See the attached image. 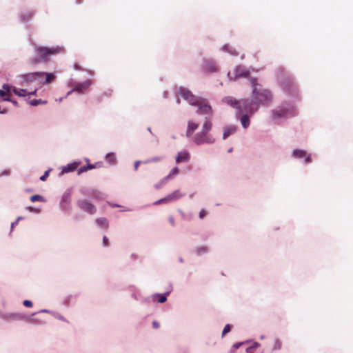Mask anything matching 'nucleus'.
<instances>
[{
    "mask_svg": "<svg viewBox=\"0 0 353 353\" xmlns=\"http://www.w3.org/2000/svg\"><path fill=\"white\" fill-rule=\"evenodd\" d=\"M250 82L252 86L251 99L237 100L232 97H225L222 99L223 102L236 110V117L244 129L250 126V117L259 110L260 106L265 105L272 99L271 92L263 88L257 79L251 78Z\"/></svg>",
    "mask_w": 353,
    "mask_h": 353,
    "instance_id": "obj_1",
    "label": "nucleus"
},
{
    "mask_svg": "<svg viewBox=\"0 0 353 353\" xmlns=\"http://www.w3.org/2000/svg\"><path fill=\"white\" fill-rule=\"evenodd\" d=\"M178 94L190 105L197 107L198 114L212 115V108L206 99L196 97L186 88L179 87Z\"/></svg>",
    "mask_w": 353,
    "mask_h": 353,
    "instance_id": "obj_2",
    "label": "nucleus"
},
{
    "mask_svg": "<svg viewBox=\"0 0 353 353\" xmlns=\"http://www.w3.org/2000/svg\"><path fill=\"white\" fill-rule=\"evenodd\" d=\"M212 128V123L207 117L202 124L201 130L196 132L192 138V141L196 145L203 144H212L215 142V138L210 134Z\"/></svg>",
    "mask_w": 353,
    "mask_h": 353,
    "instance_id": "obj_3",
    "label": "nucleus"
},
{
    "mask_svg": "<svg viewBox=\"0 0 353 353\" xmlns=\"http://www.w3.org/2000/svg\"><path fill=\"white\" fill-rule=\"evenodd\" d=\"M34 51L35 56L31 59V63L32 64L48 62V57L63 52L64 49L63 47L59 46L48 48L36 45L34 46Z\"/></svg>",
    "mask_w": 353,
    "mask_h": 353,
    "instance_id": "obj_4",
    "label": "nucleus"
},
{
    "mask_svg": "<svg viewBox=\"0 0 353 353\" xmlns=\"http://www.w3.org/2000/svg\"><path fill=\"white\" fill-rule=\"evenodd\" d=\"M297 114L296 109L292 103L284 101L276 109L272 110V119L278 121L279 119H288Z\"/></svg>",
    "mask_w": 353,
    "mask_h": 353,
    "instance_id": "obj_5",
    "label": "nucleus"
},
{
    "mask_svg": "<svg viewBox=\"0 0 353 353\" xmlns=\"http://www.w3.org/2000/svg\"><path fill=\"white\" fill-rule=\"evenodd\" d=\"M11 92L19 97H25L27 95L28 91L26 89L17 88L14 86L4 83L2 86V89L0 90V97L11 96Z\"/></svg>",
    "mask_w": 353,
    "mask_h": 353,
    "instance_id": "obj_6",
    "label": "nucleus"
},
{
    "mask_svg": "<svg viewBox=\"0 0 353 353\" xmlns=\"http://www.w3.org/2000/svg\"><path fill=\"white\" fill-rule=\"evenodd\" d=\"M43 74L44 73H41V72H29L21 74L19 78L23 85H29L33 82H38L40 85L41 79L43 77Z\"/></svg>",
    "mask_w": 353,
    "mask_h": 353,
    "instance_id": "obj_7",
    "label": "nucleus"
},
{
    "mask_svg": "<svg viewBox=\"0 0 353 353\" xmlns=\"http://www.w3.org/2000/svg\"><path fill=\"white\" fill-rule=\"evenodd\" d=\"M281 85L283 90L285 92H286L288 95L292 96L293 97H298V90L296 84L294 83L292 78H288L285 80H284L281 83Z\"/></svg>",
    "mask_w": 353,
    "mask_h": 353,
    "instance_id": "obj_8",
    "label": "nucleus"
},
{
    "mask_svg": "<svg viewBox=\"0 0 353 353\" xmlns=\"http://www.w3.org/2000/svg\"><path fill=\"white\" fill-rule=\"evenodd\" d=\"M77 206L89 214H94L97 212L96 206L87 199H79L77 202Z\"/></svg>",
    "mask_w": 353,
    "mask_h": 353,
    "instance_id": "obj_9",
    "label": "nucleus"
},
{
    "mask_svg": "<svg viewBox=\"0 0 353 353\" xmlns=\"http://www.w3.org/2000/svg\"><path fill=\"white\" fill-rule=\"evenodd\" d=\"M250 70H247L244 66L237 65L234 69V75L232 76V73L229 72L228 77L230 81H234L238 77H248L250 75Z\"/></svg>",
    "mask_w": 353,
    "mask_h": 353,
    "instance_id": "obj_10",
    "label": "nucleus"
},
{
    "mask_svg": "<svg viewBox=\"0 0 353 353\" xmlns=\"http://www.w3.org/2000/svg\"><path fill=\"white\" fill-rule=\"evenodd\" d=\"M201 67L203 72L206 73H213L218 71L217 64L212 59H204Z\"/></svg>",
    "mask_w": 353,
    "mask_h": 353,
    "instance_id": "obj_11",
    "label": "nucleus"
},
{
    "mask_svg": "<svg viewBox=\"0 0 353 353\" xmlns=\"http://www.w3.org/2000/svg\"><path fill=\"white\" fill-rule=\"evenodd\" d=\"M292 156L298 159H305L304 163L307 164L311 162L310 154H307L305 150L295 149L292 151Z\"/></svg>",
    "mask_w": 353,
    "mask_h": 353,
    "instance_id": "obj_12",
    "label": "nucleus"
},
{
    "mask_svg": "<svg viewBox=\"0 0 353 353\" xmlns=\"http://www.w3.org/2000/svg\"><path fill=\"white\" fill-rule=\"evenodd\" d=\"M131 297L139 301L141 304H147L151 302L150 296H143L139 290L133 292L131 294Z\"/></svg>",
    "mask_w": 353,
    "mask_h": 353,
    "instance_id": "obj_13",
    "label": "nucleus"
},
{
    "mask_svg": "<svg viewBox=\"0 0 353 353\" xmlns=\"http://www.w3.org/2000/svg\"><path fill=\"white\" fill-rule=\"evenodd\" d=\"M70 198L71 195L70 192H65L63 193L61 197L60 203L61 208L64 211H68L70 208Z\"/></svg>",
    "mask_w": 353,
    "mask_h": 353,
    "instance_id": "obj_14",
    "label": "nucleus"
},
{
    "mask_svg": "<svg viewBox=\"0 0 353 353\" xmlns=\"http://www.w3.org/2000/svg\"><path fill=\"white\" fill-rule=\"evenodd\" d=\"M199 123L192 121L189 120L187 123V129L185 132V136L188 138H192V137L194 135V133L195 130L198 128Z\"/></svg>",
    "mask_w": 353,
    "mask_h": 353,
    "instance_id": "obj_15",
    "label": "nucleus"
},
{
    "mask_svg": "<svg viewBox=\"0 0 353 353\" xmlns=\"http://www.w3.org/2000/svg\"><path fill=\"white\" fill-rule=\"evenodd\" d=\"M91 83L92 81L90 80H86L83 83H75L74 86V90L75 92L82 94L90 87Z\"/></svg>",
    "mask_w": 353,
    "mask_h": 353,
    "instance_id": "obj_16",
    "label": "nucleus"
},
{
    "mask_svg": "<svg viewBox=\"0 0 353 353\" xmlns=\"http://www.w3.org/2000/svg\"><path fill=\"white\" fill-rule=\"evenodd\" d=\"M170 291L166 292L163 294L155 293L152 294L151 298V301H157L159 303H163L167 301V296L169 295Z\"/></svg>",
    "mask_w": 353,
    "mask_h": 353,
    "instance_id": "obj_17",
    "label": "nucleus"
},
{
    "mask_svg": "<svg viewBox=\"0 0 353 353\" xmlns=\"http://www.w3.org/2000/svg\"><path fill=\"white\" fill-rule=\"evenodd\" d=\"M81 163V161H74L72 163H68L66 165L62 166L61 168V174L68 173L73 172L77 170L78 165Z\"/></svg>",
    "mask_w": 353,
    "mask_h": 353,
    "instance_id": "obj_18",
    "label": "nucleus"
},
{
    "mask_svg": "<svg viewBox=\"0 0 353 353\" xmlns=\"http://www.w3.org/2000/svg\"><path fill=\"white\" fill-rule=\"evenodd\" d=\"M190 159V153L185 150L183 152H179L177 154V156L176 157V162L177 163H180L182 162H188Z\"/></svg>",
    "mask_w": 353,
    "mask_h": 353,
    "instance_id": "obj_19",
    "label": "nucleus"
},
{
    "mask_svg": "<svg viewBox=\"0 0 353 353\" xmlns=\"http://www.w3.org/2000/svg\"><path fill=\"white\" fill-rule=\"evenodd\" d=\"M30 318V316L22 312H11L10 320L13 321H28Z\"/></svg>",
    "mask_w": 353,
    "mask_h": 353,
    "instance_id": "obj_20",
    "label": "nucleus"
},
{
    "mask_svg": "<svg viewBox=\"0 0 353 353\" xmlns=\"http://www.w3.org/2000/svg\"><path fill=\"white\" fill-rule=\"evenodd\" d=\"M237 128L234 125H228L223 128V139H225L236 132Z\"/></svg>",
    "mask_w": 353,
    "mask_h": 353,
    "instance_id": "obj_21",
    "label": "nucleus"
},
{
    "mask_svg": "<svg viewBox=\"0 0 353 353\" xmlns=\"http://www.w3.org/2000/svg\"><path fill=\"white\" fill-rule=\"evenodd\" d=\"M41 73H44L43 77H46V79L43 80V78L41 79L40 85H43L45 84L50 83L55 80V75L54 73H48L46 72H41Z\"/></svg>",
    "mask_w": 353,
    "mask_h": 353,
    "instance_id": "obj_22",
    "label": "nucleus"
},
{
    "mask_svg": "<svg viewBox=\"0 0 353 353\" xmlns=\"http://www.w3.org/2000/svg\"><path fill=\"white\" fill-rule=\"evenodd\" d=\"M34 15V12L32 11H26L21 12L19 15V18L21 22L26 23L29 21Z\"/></svg>",
    "mask_w": 353,
    "mask_h": 353,
    "instance_id": "obj_23",
    "label": "nucleus"
},
{
    "mask_svg": "<svg viewBox=\"0 0 353 353\" xmlns=\"http://www.w3.org/2000/svg\"><path fill=\"white\" fill-rule=\"evenodd\" d=\"M178 174H179V168H178V167L173 168L170 170V173L167 176H165V177H163L162 179V183H167V181L169 179H172L174 176H176Z\"/></svg>",
    "mask_w": 353,
    "mask_h": 353,
    "instance_id": "obj_24",
    "label": "nucleus"
},
{
    "mask_svg": "<svg viewBox=\"0 0 353 353\" xmlns=\"http://www.w3.org/2000/svg\"><path fill=\"white\" fill-rule=\"evenodd\" d=\"M209 251V248L206 245L197 246L194 249V252L196 255L201 256L207 254Z\"/></svg>",
    "mask_w": 353,
    "mask_h": 353,
    "instance_id": "obj_25",
    "label": "nucleus"
},
{
    "mask_svg": "<svg viewBox=\"0 0 353 353\" xmlns=\"http://www.w3.org/2000/svg\"><path fill=\"white\" fill-rule=\"evenodd\" d=\"M105 160L108 162L110 165H115L117 163V157L115 153L109 152L106 154Z\"/></svg>",
    "mask_w": 353,
    "mask_h": 353,
    "instance_id": "obj_26",
    "label": "nucleus"
},
{
    "mask_svg": "<svg viewBox=\"0 0 353 353\" xmlns=\"http://www.w3.org/2000/svg\"><path fill=\"white\" fill-rule=\"evenodd\" d=\"M221 50L222 51H223V52L229 53L230 54H231L232 56H237L238 55V52H236V50L234 48L230 46L228 44L223 45L221 47Z\"/></svg>",
    "mask_w": 353,
    "mask_h": 353,
    "instance_id": "obj_27",
    "label": "nucleus"
},
{
    "mask_svg": "<svg viewBox=\"0 0 353 353\" xmlns=\"http://www.w3.org/2000/svg\"><path fill=\"white\" fill-rule=\"evenodd\" d=\"M96 222V224L100 227V228H108V221L107 220L106 218H104V217H101V218H98L96 219L95 221Z\"/></svg>",
    "mask_w": 353,
    "mask_h": 353,
    "instance_id": "obj_28",
    "label": "nucleus"
},
{
    "mask_svg": "<svg viewBox=\"0 0 353 353\" xmlns=\"http://www.w3.org/2000/svg\"><path fill=\"white\" fill-rule=\"evenodd\" d=\"M94 168H95V165H94V164L85 165L80 167L78 169L77 174L79 175V174H82L83 172H85L88 170H92Z\"/></svg>",
    "mask_w": 353,
    "mask_h": 353,
    "instance_id": "obj_29",
    "label": "nucleus"
},
{
    "mask_svg": "<svg viewBox=\"0 0 353 353\" xmlns=\"http://www.w3.org/2000/svg\"><path fill=\"white\" fill-rule=\"evenodd\" d=\"M52 316L54 318L59 319L63 322L68 323H69L68 321L61 314H60L58 312L54 311L53 313H52Z\"/></svg>",
    "mask_w": 353,
    "mask_h": 353,
    "instance_id": "obj_30",
    "label": "nucleus"
},
{
    "mask_svg": "<svg viewBox=\"0 0 353 353\" xmlns=\"http://www.w3.org/2000/svg\"><path fill=\"white\" fill-rule=\"evenodd\" d=\"M30 201L32 202H36V201L44 202V201H46V199L43 196H42L39 194H34L30 197Z\"/></svg>",
    "mask_w": 353,
    "mask_h": 353,
    "instance_id": "obj_31",
    "label": "nucleus"
},
{
    "mask_svg": "<svg viewBox=\"0 0 353 353\" xmlns=\"http://www.w3.org/2000/svg\"><path fill=\"white\" fill-rule=\"evenodd\" d=\"M82 193L85 195L90 196H92V197L96 198V199H98L99 195V192H98L97 191L94 190L88 191V192H82Z\"/></svg>",
    "mask_w": 353,
    "mask_h": 353,
    "instance_id": "obj_32",
    "label": "nucleus"
},
{
    "mask_svg": "<svg viewBox=\"0 0 353 353\" xmlns=\"http://www.w3.org/2000/svg\"><path fill=\"white\" fill-rule=\"evenodd\" d=\"M3 101L11 102L14 106L18 107L19 103L16 100L11 98V96L0 97Z\"/></svg>",
    "mask_w": 353,
    "mask_h": 353,
    "instance_id": "obj_33",
    "label": "nucleus"
},
{
    "mask_svg": "<svg viewBox=\"0 0 353 353\" xmlns=\"http://www.w3.org/2000/svg\"><path fill=\"white\" fill-rule=\"evenodd\" d=\"M28 103L30 105H31L32 106H37L39 104H46V103H47V101H43L42 99H33V100L30 101Z\"/></svg>",
    "mask_w": 353,
    "mask_h": 353,
    "instance_id": "obj_34",
    "label": "nucleus"
},
{
    "mask_svg": "<svg viewBox=\"0 0 353 353\" xmlns=\"http://www.w3.org/2000/svg\"><path fill=\"white\" fill-rule=\"evenodd\" d=\"M172 197L174 199V201L181 198L185 194H181L179 190H175L173 192L171 193Z\"/></svg>",
    "mask_w": 353,
    "mask_h": 353,
    "instance_id": "obj_35",
    "label": "nucleus"
},
{
    "mask_svg": "<svg viewBox=\"0 0 353 353\" xmlns=\"http://www.w3.org/2000/svg\"><path fill=\"white\" fill-rule=\"evenodd\" d=\"M282 347V343L279 339H275L274 345H273V350H279L281 349Z\"/></svg>",
    "mask_w": 353,
    "mask_h": 353,
    "instance_id": "obj_36",
    "label": "nucleus"
},
{
    "mask_svg": "<svg viewBox=\"0 0 353 353\" xmlns=\"http://www.w3.org/2000/svg\"><path fill=\"white\" fill-rule=\"evenodd\" d=\"M250 341H244V342H237V343H235L232 348H231V351L233 352L234 350H236V349L239 348L241 345H243V344L245 343H249Z\"/></svg>",
    "mask_w": 353,
    "mask_h": 353,
    "instance_id": "obj_37",
    "label": "nucleus"
},
{
    "mask_svg": "<svg viewBox=\"0 0 353 353\" xmlns=\"http://www.w3.org/2000/svg\"><path fill=\"white\" fill-rule=\"evenodd\" d=\"M0 318L6 321L10 320V313L0 312Z\"/></svg>",
    "mask_w": 353,
    "mask_h": 353,
    "instance_id": "obj_38",
    "label": "nucleus"
},
{
    "mask_svg": "<svg viewBox=\"0 0 353 353\" xmlns=\"http://www.w3.org/2000/svg\"><path fill=\"white\" fill-rule=\"evenodd\" d=\"M232 328V325L230 324H227L225 325L223 332H222V337L224 336V335L227 333H228Z\"/></svg>",
    "mask_w": 353,
    "mask_h": 353,
    "instance_id": "obj_39",
    "label": "nucleus"
},
{
    "mask_svg": "<svg viewBox=\"0 0 353 353\" xmlns=\"http://www.w3.org/2000/svg\"><path fill=\"white\" fill-rule=\"evenodd\" d=\"M161 160V157H152V158L147 160L145 163H153V162H158V161H160Z\"/></svg>",
    "mask_w": 353,
    "mask_h": 353,
    "instance_id": "obj_40",
    "label": "nucleus"
},
{
    "mask_svg": "<svg viewBox=\"0 0 353 353\" xmlns=\"http://www.w3.org/2000/svg\"><path fill=\"white\" fill-rule=\"evenodd\" d=\"M52 170V169H49L46 170L44 174L40 176L39 179L42 181H45L49 176L50 172Z\"/></svg>",
    "mask_w": 353,
    "mask_h": 353,
    "instance_id": "obj_41",
    "label": "nucleus"
},
{
    "mask_svg": "<svg viewBox=\"0 0 353 353\" xmlns=\"http://www.w3.org/2000/svg\"><path fill=\"white\" fill-rule=\"evenodd\" d=\"M54 311L52 310H48V309H42L40 311L38 312V313H47V314H50L52 315V313H53ZM36 314H37V312H34L32 316H34Z\"/></svg>",
    "mask_w": 353,
    "mask_h": 353,
    "instance_id": "obj_42",
    "label": "nucleus"
},
{
    "mask_svg": "<svg viewBox=\"0 0 353 353\" xmlns=\"http://www.w3.org/2000/svg\"><path fill=\"white\" fill-rule=\"evenodd\" d=\"M179 212L180 213L183 219L191 220L192 215H190V217H188V216L181 210H179Z\"/></svg>",
    "mask_w": 353,
    "mask_h": 353,
    "instance_id": "obj_43",
    "label": "nucleus"
},
{
    "mask_svg": "<svg viewBox=\"0 0 353 353\" xmlns=\"http://www.w3.org/2000/svg\"><path fill=\"white\" fill-rule=\"evenodd\" d=\"M23 305L25 307H32V302L30 300H24L23 302Z\"/></svg>",
    "mask_w": 353,
    "mask_h": 353,
    "instance_id": "obj_44",
    "label": "nucleus"
},
{
    "mask_svg": "<svg viewBox=\"0 0 353 353\" xmlns=\"http://www.w3.org/2000/svg\"><path fill=\"white\" fill-rule=\"evenodd\" d=\"M103 245L105 247H108L109 245V240L106 236H103Z\"/></svg>",
    "mask_w": 353,
    "mask_h": 353,
    "instance_id": "obj_45",
    "label": "nucleus"
},
{
    "mask_svg": "<svg viewBox=\"0 0 353 353\" xmlns=\"http://www.w3.org/2000/svg\"><path fill=\"white\" fill-rule=\"evenodd\" d=\"M206 214H207L206 211L203 209V210H200V212H199V218L203 219L206 216Z\"/></svg>",
    "mask_w": 353,
    "mask_h": 353,
    "instance_id": "obj_46",
    "label": "nucleus"
},
{
    "mask_svg": "<svg viewBox=\"0 0 353 353\" xmlns=\"http://www.w3.org/2000/svg\"><path fill=\"white\" fill-rule=\"evenodd\" d=\"M165 183H162V179H161L159 183H156V184L154 185V188H155L156 189H159V188H161L162 187V185H163Z\"/></svg>",
    "mask_w": 353,
    "mask_h": 353,
    "instance_id": "obj_47",
    "label": "nucleus"
},
{
    "mask_svg": "<svg viewBox=\"0 0 353 353\" xmlns=\"http://www.w3.org/2000/svg\"><path fill=\"white\" fill-rule=\"evenodd\" d=\"M168 220L172 226L175 225V221L172 216H170Z\"/></svg>",
    "mask_w": 353,
    "mask_h": 353,
    "instance_id": "obj_48",
    "label": "nucleus"
},
{
    "mask_svg": "<svg viewBox=\"0 0 353 353\" xmlns=\"http://www.w3.org/2000/svg\"><path fill=\"white\" fill-rule=\"evenodd\" d=\"M10 174V171L9 170H4L0 174V177L3 176H8Z\"/></svg>",
    "mask_w": 353,
    "mask_h": 353,
    "instance_id": "obj_49",
    "label": "nucleus"
},
{
    "mask_svg": "<svg viewBox=\"0 0 353 353\" xmlns=\"http://www.w3.org/2000/svg\"><path fill=\"white\" fill-rule=\"evenodd\" d=\"M37 90H38V89L35 88L32 92H28L27 94L32 95V96H37Z\"/></svg>",
    "mask_w": 353,
    "mask_h": 353,
    "instance_id": "obj_50",
    "label": "nucleus"
},
{
    "mask_svg": "<svg viewBox=\"0 0 353 353\" xmlns=\"http://www.w3.org/2000/svg\"><path fill=\"white\" fill-rule=\"evenodd\" d=\"M141 161H136L134 163V170H137L139 165H140Z\"/></svg>",
    "mask_w": 353,
    "mask_h": 353,
    "instance_id": "obj_51",
    "label": "nucleus"
},
{
    "mask_svg": "<svg viewBox=\"0 0 353 353\" xmlns=\"http://www.w3.org/2000/svg\"><path fill=\"white\" fill-rule=\"evenodd\" d=\"M152 327L155 329H157L159 327V323L157 321H154L152 322Z\"/></svg>",
    "mask_w": 353,
    "mask_h": 353,
    "instance_id": "obj_52",
    "label": "nucleus"
},
{
    "mask_svg": "<svg viewBox=\"0 0 353 353\" xmlns=\"http://www.w3.org/2000/svg\"><path fill=\"white\" fill-rule=\"evenodd\" d=\"M161 203H163L162 199L156 201L153 204L157 205H159V204H161Z\"/></svg>",
    "mask_w": 353,
    "mask_h": 353,
    "instance_id": "obj_53",
    "label": "nucleus"
},
{
    "mask_svg": "<svg viewBox=\"0 0 353 353\" xmlns=\"http://www.w3.org/2000/svg\"><path fill=\"white\" fill-rule=\"evenodd\" d=\"M161 203H163L162 199L156 201L153 204L157 205H159V204H161Z\"/></svg>",
    "mask_w": 353,
    "mask_h": 353,
    "instance_id": "obj_54",
    "label": "nucleus"
},
{
    "mask_svg": "<svg viewBox=\"0 0 353 353\" xmlns=\"http://www.w3.org/2000/svg\"><path fill=\"white\" fill-rule=\"evenodd\" d=\"M18 224L17 221H15L11 223V230Z\"/></svg>",
    "mask_w": 353,
    "mask_h": 353,
    "instance_id": "obj_55",
    "label": "nucleus"
},
{
    "mask_svg": "<svg viewBox=\"0 0 353 353\" xmlns=\"http://www.w3.org/2000/svg\"><path fill=\"white\" fill-rule=\"evenodd\" d=\"M73 92H75L74 90V88H73L72 90H70L69 92H68V93L66 94L65 98L68 97L69 95H70Z\"/></svg>",
    "mask_w": 353,
    "mask_h": 353,
    "instance_id": "obj_56",
    "label": "nucleus"
},
{
    "mask_svg": "<svg viewBox=\"0 0 353 353\" xmlns=\"http://www.w3.org/2000/svg\"><path fill=\"white\" fill-rule=\"evenodd\" d=\"M167 196H168V200H169V203H170V202H171V201H174V199L172 197L171 194H170L167 195Z\"/></svg>",
    "mask_w": 353,
    "mask_h": 353,
    "instance_id": "obj_57",
    "label": "nucleus"
},
{
    "mask_svg": "<svg viewBox=\"0 0 353 353\" xmlns=\"http://www.w3.org/2000/svg\"><path fill=\"white\" fill-rule=\"evenodd\" d=\"M162 200H163V203H169V200H168L167 196L163 197V198H162Z\"/></svg>",
    "mask_w": 353,
    "mask_h": 353,
    "instance_id": "obj_58",
    "label": "nucleus"
},
{
    "mask_svg": "<svg viewBox=\"0 0 353 353\" xmlns=\"http://www.w3.org/2000/svg\"><path fill=\"white\" fill-rule=\"evenodd\" d=\"M32 321L33 323H39V324L42 323H41V321H39L37 319H32Z\"/></svg>",
    "mask_w": 353,
    "mask_h": 353,
    "instance_id": "obj_59",
    "label": "nucleus"
},
{
    "mask_svg": "<svg viewBox=\"0 0 353 353\" xmlns=\"http://www.w3.org/2000/svg\"><path fill=\"white\" fill-rule=\"evenodd\" d=\"M110 205H111V206H112V207H113V208H119V207H121V205H119V204H115V203H114V204H110Z\"/></svg>",
    "mask_w": 353,
    "mask_h": 353,
    "instance_id": "obj_60",
    "label": "nucleus"
},
{
    "mask_svg": "<svg viewBox=\"0 0 353 353\" xmlns=\"http://www.w3.org/2000/svg\"><path fill=\"white\" fill-rule=\"evenodd\" d=\"M168 94V91H164V92H163V97L164 98H167Z\"/></svg>",
    "mask_w": 353,
    "mask_h": 353,
    "instance_id": "obj_61",
    "label": "nucleus"
},
{
    "mask_svg": "<svg viewBox=\"0 0 353 353\" xmlns=\"http://www.w3.org/2000/svg\"><path fill=\"white\" fill-rule=\"evenodd\" d=\"M176 103H177V104H180L181 101H180V99H176Z\"/></svg>",
    "mask_w": 353,
    "mask_h": 353,
    "instance_id": "obj_62",
    "label": "nucleus"
},
{
    "mask_svg": "<svg viewBox=\"0 0 353 353\" xmlns=\"http://www.w3.org/2000/svg\"><path fill=\"white\" fill-rule=\"evenodd\" d=\"M265 339V336L264 335H261L260 336V339L263 340Z\"/></svg>",
    "mask_w": 353,
    "mask_h": 353,
    "instance_id": "obj_63",
    "label": "nucleus"
},
{
    "mask_svg": "<svg viewBox=\"0 0 353 353\" xmlns=\"http://www.w3.org/2000/svg\"><path fill=\"white\" fill-rule=\"evenodd\" d=\"M193 196H194V194H193V193H192V194H190L189 195L190 199H192Z\"/></svg>",
    "mask_w": 353,
    "mask_h": 353,
    "instance_id": "obj_64",
    "label": "nucleus"
}]
</instances>
